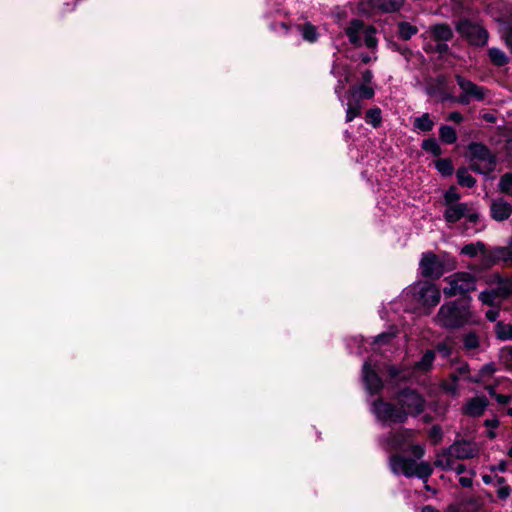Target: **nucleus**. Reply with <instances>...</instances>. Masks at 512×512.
Segmentation results:
<instances>
[{
  "instance_id": "nucleus-53",
  "label": "nucleus",
  "mask_w": 512,
  "mask_h": 512,
  "mask_svg": "<svg viewBox=\"0 0 512 512\" xmlns=\"http://www.w3.org/2000/svg\"><path fill=\"white\" fill-rule=\"evenodd\" d=\"M495 396H496V400L499 403L505 404L510 401V396H504V395H495Z\"/></svg>"
},
{
  "instance_id": "nucleus-6",
  "label": "nucleus",
  "mask_w": 512,
  "mask_h": 512,
  "mask_svg": "<svg viewBox=\"0 0 512 512\" xmlns=\"http://www.w3.org/2000/svg\"><path fill=\"white\" fill-rule=\"evenodd\" d=\"M375 34L376 30L373 26L365 25L363 21L358 19L352 20L346 28L349 41L357 47L366 46L374 49L377 46Z\"/></svg>"
},
{
  "instance_id": "nucleus-42",
  "label": "nucleus",
  "mask_w": 512,
  "mask_h": 512,
  "mask_svg": "<svg viewBox=\"0 0 512 512\" xmlns=\"http://www.w3.org/2000/svg\"><path fill=\"white\" fill-rule=\"evenodd\" d=\"M502 36L506 41L507 46L509 47L511 53H512V28L509 26L504 25L501 28Z\"/></svg>"
},
{
  "instance_id": "nucleus-33",
  "label": "nucleus",
  "mask_w": 512,
  "mask_h": 512,
  "mask_svg": "<svg viewBox=\"0 0 512 512\" xmlns=\"http://www.w3.org/2000/svg\"><path fill=\"white\" fill-rule=\"evenodd\" d=\"M489 57L498 66H502L507 62L505 53L498 48L489 49Z\"/></svg>"
},
{
  "instance_id": "nucleus-57",
  "label": "nucleus",
  "mask_w": 512,
  "mask_h": 512,
  "mask_svg": "<svg viewBox=\"0 0 512 512\" xmlns=\"http://www.w3.org/2000/svg\"><path fill=\"white\" fill-rule=\"evenodd\" d=\"M361 59L365 63H368L369 61H371V57H369L368 55H362Z\"/></svg>"
},
{
  "instance_id": "nucleus-12",
  "label": "nucleus",
  "mask_w": 512,
  "mask_h": 512,
  "mask_svg": "<svg viewBox=\"0 0 512 512\" xmlns=\"http://www.w3.org/2000/svg\"><path fill=\"white\" fill-rule=\"evenodd\" d=\"M419 269L421 274L428 278H439L447 270L444 262L432 252H427L422 255Z\"/></svg>"
},
{
  "instance_id": "nucleus-9",
  "label": "nucleus",
  "mask_w": 512,
  "mask_h": 512,
  "mask_svg": "<svg viewBox=\"0 0 512 512\" xmlns=\"http://www.w3.org/2000/svg\"><path fill=\"white\" fill-rule=\"evenodd\" d=\"M449 286L443 289L446 297L462 295L476 288L475 277L468 272H458L446 278Z\"/></svg>"
},
{
  "instance_id": "nucleus-47",
  "label": "nucleus",
  "mask_w": 512,
  "mask_h": 512,
  "mask_svg": "<svg viewBox=\"0 0 512 512\" xmlns=\"http://www.w3.org/2000/svg\"><path fill=\"white\" fill-rule=\"evenodd\" d=\"M444 390L448 393H450L451 395H454L456 396L458 394V388L456 386V384H445L443 386Z\"/></svg>"
},
{
  "instance_id": "nucleus-58",
  "label": "nucleus",
  "mask_w": 512,
  "mask_h": 512,
  "mask_svg": "<svg viewBox=\"0 0 512 512\" xmlns=\"http://www.w3.org/2000/svg\"><path fill=\"white\" fill-rule=\"evenodd\" d=\"M280 27L283 30V33H286L288 31V27L286 26L285 23H280Z\"/></svg>"
},
{
  "instance_id": "nucleus-20",
  "label": "nucleus",
  "mask_w": 512,
  "mask_h": 512,
  "mask_svg": "<svg viewBox=\"0 0 512 512\" xmlns=\"http://www.w3.org/2000/svg\"><path fill=\"white\" fill-rule=\"evenodd\" d=\"M488 405L487 399L483 397H475L471 399L465 406V413L470 416L481 415Z\"/></svg>"
},
{
  "instance_id": "nucleus-62",
  "label": "nucleus",
  "mask_w": 512,
  "mask_h": 512,
  "mask_svg": "<svg viewBox=\"0 0 512 512\" xmlns=\"http://www.w3.org/2000/svg\"><path fill=\"white\" fill-rule=\"evenodd\" d=\"M508 454L510 457H512V447L508 450Z\"/></svg>"
},
{
  "instance_id": "nucleus-61",
  "label": "nucleus",
  "mask_w": 512,
  "mask_h": 512,
  "mask_svg": "<svg viewBox=\"0 0 512 512\" xmlns=\"http://www.w3.org/2000/svg\"><path fill=\"white\" fill-rule=\"evenodd\" d=\"M271 29L274 30V31H278V27L275 26V25L271 26Z\"/></svg>"
},
{
  "instance_id": "nucleus-2",
  "label": "nucleus",
  "mask_w": 512,
  "mask_h": 512,
  "mask_svg": "<svg viewBox=\"0 0 512 512\" xmlns=\"http://www.w3.org/2000/svg\"><path fill=\"white\" fill-rule=\"evenodd\" d=\"M434 322L442 328L455 329L475 323L476 319L470 310L468 302L451 301L444 303L440 307Z\"/></svg>"
},
{
  "instance_id": "nucleus-54",
  "label": "nucleus",
  "mask_w": 512,
  "mask_h": 512,
  "mask_svg": "<svg viewBox=\"0 0 512 512\" xmlns=\"http://www.w3.org/2000/svg\"><path fill=\"white\" fill-rule=\"evenodd\" d=\"M485 424L487 427H496L498 425V421L496 419L486 420Z\"/></svg>"
},
{
  "instance_id": "nucleus-23",
  "label": "nucleus",
  "mask_w": 512,
  "mask_h": 512,
  "mask_svg": "<svg viewBox=\"0 0 512 512\" xmlns=\"http://www.w3.org/2000/svg\"><path fill=\"white\" fill-rule=\"evenodd\" d=\"M332 73L339 77L338 85L335 87V93L338 95L340 101L342 100L341 91L344 89L345 84L349 81V72L346 68L338 69L337 65H334L332 68Z\"/></svg>"
},
{
  "instance_id": "nucleus-55",
  "label": "nucleus",
  "mask_w": 512,
  "mask_h": 512,
  "mask_svg": "<svg viewBox=\"0 0 512 512\" xmlns=\"http://www.w3.org/2000/svg\"><path fill=\"white\" fill-rule=\"evenodd\" d=\"M436 49L439 52H444V51H446L448 49V46L445 43H439V44H437Z\"/></svg>"
},
{
  "instance_id": "nucleus-34",
  "label": "nucleus",
  "mask_w": 512,
  "mask_h": 512,
  "mask_svg": "<svg viewBox=\"0 0 512 512\" xmlns=\"http://www.w3.org/2000/svg\"><path fill=\"white\" fill-rule=\"evenodd\" d=\"M457 178L459 184L462 186L472 187L475 184V179L465 169H461L457 172Z\"/></svg>"
},
{
  "instance_id": "nucleus-52",
  "label": "nucleus",
  "mask_w": 512,
  "mask_h": 512,
  "mask_svg": "<svg viewBox=\"0 0 512 512\" xmlns=\"http://www.w3.org/2000/svg\"><path fill=\"white\" fill-rule=\"evenodd\" d=\"M437 350L443 354V356H448L450 354V350L444 345L440 344L437 346Z\"/></svg>"
},
{
  "instance_id": "nucleus-11",
  "label": "nucleus",
  "mask_w": 512,
  "mask_h": 512,
  "mask_svg": "<svg viewBox=\"0 0 512 512\" xmlns=\"http://www.w3.org/2000/svg\"><path fill=\"white\" fill-rule=\"evenodd\" d=\"M456 29L473 45L483 46L488 41V32L482 26L468 20L460 21Z\"/></svg>"
},
{
  "instance_id": "nucleus-26",
  "label": "nucleus",
  "mask_w": 512,
  "mask_h": 512,
  "mask_svg": "<svg viewBox=\"0 0 512 512\" xmlns=\"http://www.w3.org/2000/svg\"><path fill=\"white\" fill-rule=\"evenodd\" d=\"M485 251V245L482 242H476V243H469L462 247L461 254L469 256V257H475L479 253H484Z\"/></svg>"
},
{
  "instance_id": "nucleus-35",
  "label": "nucleus",
  "mask_w": 512,
  "mask_h": 512,
  "mask_svg": "<svg viewBox=\"0 0 512 512\" xmlns=\"http://www.w3.org/2000/svg\"><path fill=\"white\" fill-rule=\"evenodd\" d=\"M381 111L378 108L370 109L366 113V121L373 127H378L381 123Z\"/></svg>"
},
{
  "instance_id": "nucleus-5",
  "label": "nucleus",
  "mask_w": 512,
  "mask_h": 512,
  "mask_svg": "<svg viewBox=\"0 0 512 512\" xmlns=\"http://www.w3.org/2000/svg\"><path fill=\"white\" fill-rule=\"evenodd\" d=\"M434 360L435 351L427 350L422 358L411 367L396 368L391 366L389 368V375L392 379L399 381L413 380L418 375L428 372L432 368Z\"/></svg>"
},
{
  "instance_id": "nucleus-3",
  "label": "nucleus",
  "mask_w": 512,
  "mask_h": 512,
  "mask_svg": "<svg viewBox=\"0 0 512 512\" xmlns=\"http://www.w3.org/2000/svg\"><path fill=\"white\" fill-rule=\"evenodd\" d=\"M390 468L394 474H403L406 477L417 476L424 482L432 474V467L428 462L417 463L415 460L408 459L399 455H394L389 461Z\"/></svg>"
},
{
  "instance_id": "nucleus-48",
  "label": "nucleus",
  "mask_w": 512,
  "mask_h": 512,
  "mask_svg": "<svg viewBox=\"0 0 512 512\" xmlns=\"http://www.w3.org/2000/svg\"><path fill=\"white\" fill-rule=\"evenodd\" d=\"M497 493L501 499H505L510 495V488L508 486H502L498 489Z\"/></svg>"
},
{
  "instance_id": "nucleus-24",
  "label": "nucleus",
  "mask_w": 512,
  "mask_h": 512,
  "mask_svg": "<svg viewBox=\"0 0 512 512\" xmlns=\"http://www.w3.org/2000/svg\"><path fill=\"white\" fill-rule=\"evenodd\" d=\"M297 28L300 31L302 38L305 41H308L311 43L317 41V39L319 37V33L317 31V28L314 25H312L311 23L307 22L302 26L298 25Z\"/></svg>"
},
{
  "instance_id": "nucleus-37",
  "label": "nucleus",
  "mask_w": 512,
  "mask_h": 512,
  "mask_svg": "<svg viewBox=\"0 0 512 512\" xmlns=\"http://www.w3.org/2000/svg\"><path fill=\"white\" fill-rule=\"evenodd\" d=\"M394 337L395 332H384L374 339L373 345L375 346V349L380 348L382 345L389 344Z\"/></svg>"
},
{
  "instance_id": "nucleus-59",
  "label": "nucleus",
  "mask_w": 512,
  "mask_h": 512,
  "mask_svg": "<svg viewBox=\"0 0 512 512\" xmlns=\"http://www.w3.org/2000/svg\"><path fill=\"white\" fill-rule=\"evenodd\" d=\"M488 391H489V394H490V395H492V396H493V395H495V391H494V388H493V387H489V388H488Z\"/></svg>"
},
{
  "instance_id": "nucleus-64",
  "label": "nucleus",
  "mask_w": 512,
  "mask_h": 512,
  "mask_svg": "<svg viewBox=\"0 0 512 512\" xmlns=\"http://www.w3.org/2000/svg\"><path fill=\"white\" fill-rule=\"evenodd\" d=\"M490 437H494V434L492 432H489Z\"/></svg>"
},
{
  "instance_id": "nucleus-8",
  "label": "nucleus",
  "mask_w": 512,
  "mask_h": 512,
  "mask_svg": "<svg viewBox=\"0 0 512 512\" xmlns=\"http://www.w3.org/2000/svg\"><path fill=\"white\" fill-rule=\"evenodd\" d=\"M468 150L472 169L482 174L493 170L495 159L486 146L480 143H472L469 145Z\"/></svg>"
},
{
  "instance_id": "nucleus-15",
  "label": "nucleus",
  "mask_w": 512,
  "mask_h": 512,
  "mask_svg": "<svg viewBox=\"0 0 512 512\" xmlns=\"http://www.w3.org/2000/svg\"><path fill=\"white\" fill-rule=\"evenodd\" d=\"M363 382L366 391L371 394H377L383 387L381 378L377 375L376 371L371 368L370 362L363 364Z\"/></svg>"
},
{
  "instance_id": "nucleus-44",
  "label": "nucleus",
  "mask_w": 512,
  "mask_h": 512,
  "mask_svg": "<svg viewBox=\"0 0 512 512\" xmlns=\"http://www.w3.org/2000/svg\"><path fill=\"white\" fill-rule=\"evenodd\" d=\"M430 437L435 443L439 442L442 438V431L439 427H433L430 431Z\"/></svg>"
},
{
  "instance_id": "nucleus-46",
  "label": "nucleus",
  "mask_w": 512,
  "mask_h": 512,
  "mask_svg": "<svg viewBox=\"0 0 512 512\" xmlns=\"http://www.w3.org/2000/svg\"><path fill=\"white\" fill-rule=\"evenodd\" d=\"M372 79H373V74L370 70H365L362 73V80H363L362 84L370 85Z\"/></svg>"
},
{
  "instance_id": "nucleus-29",
  "label": "nucleus",
  "mask_w": 512,
  "mask_h": 512,
  "mask_svg": "<svg viewBox=\"0 0 512 512\" xmlns=\"http://www.w3.org/2000/svg\"><path fill=\"white\" fill-rule=\"evenodd\" d=\"M440 139L447 144H452L457 140L456 131L448 125L440 127Z\"/></svg>"
},
{
  "instance_id": "nucleus-14",
  "label": "nucleus",
  "mask_w": 512,
  "mask_h": 512,
  "mask_svg": "<svg viewBox=\"0 0 512 512\" xmlns=\"http://www.w3.org/2000/svg\"><path fill=\"white\" fill-rule=\"evenodd\" d=\"M459 459L451 451L450 447L437 454L435 466L443 470H453L457 475L466 472V467L458 462Z\"/></svg>"
},
{
  "instance_id": "nucleus-25",
  "label": "nucleus",
  "mask_w": 512,
  "mask_h": 512,
  "mask_svg": "<svg viewBox=\"0 0 512 512\" xmlns=\"http://www.w3.org/2000/svg\"><path fill=\"white\" fill-rule=\"evenodd\" d=\"M362 105L361 103H358L357 101H354L350 98H348L347 101V108H346V122H351L354 120L357 116L360 115Z\"/></svg>"
},
{
  "instance_id": "nucleus-31",
  "label": "nucleus",
  "mask_w": 512,
  "mask_h": 512,
  "mask_svg": "<svg viewBox=\"0 0 512 512\" xmlns=\"http://www.w3.org/2000/svg\"><path fill=\"white\" fill-rule=\"evenodd\" d=\"M399 35L402 39L408 40L417 33V28L410 23L401 22L399 23Z\"/></svg>"
},
{
  "instance_id": "nucleus-1",
  "label": "nucleus",
  "mask_w": 512,
  "mask_h": 512,
  "mask_svg": "<svg viewBox=\"0 0 512 512\" xmlns=\"http://www.w3.org/2000/svg\"><path fill=\"white\" fill-rule=\"evenodd\" d=\"M398 402L401 409L396 410L395 407L383 400H376L371 403V412L377 421L383 425L391 423L405 422L408 415H417L421 413L425 406V400L421 395L413 390H404L398 395Z\"/></svg>"
},
{
  "instance_id": "nucleus-18",
  "label": "nucleus",
  "mask_w": 512,
  "mask_h": 512,
  "mask_svg": "<svg viewBox=\"0 0 512 512\" xmlns=\"http://www.w3.org/2000/svg\"><path fill=\"white\" fill-rule=\"evenodd\" d=\"M511 214V206L499 199V200H495L492 202L491 204V215L493 217V219L497 220V221H503L505 219H507Z\"/></svg>"
},
{
  "instance_id": "nucleus-28",
  "label": "nucleus",
  "mask_w": 512,
  "mask_h": 512,
  "mask_svg": "<svg viewBox=\"0 0 512 512\" xmlns=\"http://www.w3.org/2000/svg\"><path fill=\"white\" fill-rule=\"evenodd\" d=\"M497 338L500 340H512V324L498 322L495 327Z\"/></svg>"
},
{
  "instance_id": "nucleus-50",
  "label": "nucleus",
  "mask_w": 512,
  "mask_h": 512,
  "mask_svg": "<svg viewBox=\"0 0 512 512\" xmlns=\"http://www.w3.org/2000/svg\"><path fill=\"white\" fill-rule=\"evenodd\" d=\"M470 101H471V98L464 92H462L458 98V102L463 105L469 104Z\"/></svg>"
},
{
  "instance_id": "nucleus-63",
  "label": "nucleus",
  "mask_w": 512,
  "mask_h": 512,
  "mask_svg": "<svg viewBox=\"0 0 512 512\" xmlns=\"http://www.w3.org/2000/svg\"><path fill=\"white\" fill-rule=\"evenodd\" d=\"M508 414L512 416V407L508 409Z\"/></svg>"
},
{
  "instance_id": "nucleus-4",
  "label": "nucleus",
  "mask_w": 512,
  "mask_h": 512,
  "mask_svg": "<svg viewBox=\"0 0 512 512\" xmlns=\"http://www.w3.org/2000/svg\"><path fill=\"white\" fill-rule=\"evenodd\" d=\"M409 293L412 300L425 309L426 314H430L441 299L440 289L435 284L428 282H419L412 285Z\"/></svg>"
},
{
  "instance_id": "nucleus-36",
  "label": "nucleus",
  "mask_w": 512,
  "mask_h": 512,
  "mask_svg": "<svg viewBox=\"0 0 512 512\" xmlns=\"http://www.w3.org/2000/svg\"><path fill=\"white\" fill-rule=\"evenodd\" d=\"M436 168L443 176H449L453 173V166L447 159H439L436 161Z\"/></svg>"
},
{
  "instance_id": "nucleus-27",
  "label": "nucleus",
  "mask_w": 512,
  "mask_h": 512,
  "mask_svg": "<svg viewBox=\"0 0 512 512\" xmlns=\"http://www.w3.org/2000/svg\"><path fill=\"white\" fill-rule=\"evenodd\" d=\"M414 127L421 131L427 132V131H431L433 129L434 122L430 119V116L428 113H424L423 115H421L420 117H417L414 120Z\"/></svg>"
},
{
  "instance_id": "nucleus-21",
  "label": "nucleus",
  "mask_w": 512,
  "mask_h": 512,
  "mask_svg": "<svg viewBox=\"0 0 512 512\" xmlns=\"http://www.w3.org/2000/svg\"><path fill=\"white\" fill-rule=\"evenodd\" d=\"M374 96V89L370 85L361 84L351 90L348 98L361 103L363 99H371Z\"/></svg>"
},
{
  "instance_id": "nucleus-16",
  "label": "nucleus",
  "mask_w": 512,
  "mask_h": 512,
  "mask_svg": "<svg viewBox=\"0 0 512 512\" xmlns=\"http://www.w3.org/2000/svg\"><path fill=\"white\" fill-rule=\"evenodd\" d=\"M456 80L462 92L466 93L471 99L480 101L485 98L486 94L483 87H480L459 75L456 77Z\"/></svg>"
},
{
  "instance_id": "nucleus-39",
  "label": "nucleus",
  "mask_w": 512,
  "mask_h": 512,
  "mask_svg": "<svg viewBox=\"0 0 512 512\" xmlns=\"http://www.w3.org/2000/svg\"><path fill=\"white\" fill-rule=\"evenodd\" d=\"M499 185L502 192L512 195V174L502 176Z\"/></svg>"
},
{
  "instance_id": "nucleus-13",
  "label": "nucleus",
  "mask_w": 512,
  "mask_h": 512,
  "mask_svg": "<svg viewBox=\"0 0 512 512\" xmlns=\"http://www.w3.org/2000/svg\"><path fill=\"white\" fill-rule=\"evenodd\" d=\"M512 293V283L509 280L500 279L496 289L486 290L480 293L479 298L483 304L495 305L500 298Z\"/></svg>"
},
{
  "instance_id": "nucleus-7",
  "label": "nucleus",
  "mask_w": 512,
  "mask_h": 512,
  "mask_svg": "<svg viewBox=\"0 0 512 512\" xmlns=\"http://www.w3.org/2000/svg\"><path fill=\"white\" fill-rule=\"evenodd\" d=\"M414 432L412 430L401 429L390 438L382 441V446L387 451L408 449L416 458L424 455V447L420 444H413Z\"/></svg>"
},
{
  "instance_id": "nucleus-45",
  "label": "nucleus",
  "mask_w": 512,
  "mask_h": 512,
  "mask_svg": "<svg viewBox=\"0 0 512 512\" xmlns=\"http://www.w3.org/2000/svg\"><path fill=\"white\" fill-rule=\"evenodd\" d=\"M499 316V311L496 308H491L486 312V317L489 321L493 322L496 321V319Z\"/></svg>"
},
{
  "instance_id": "nucleus-40",
  "label": "nucleus",
  "mask_w": 512,
  "mask_h": 512,
  "mask_svg": "<svg viewBox=\"0 0 512 512\" xmlns=\"http://www.w3.org/2000/svg\"><path fill=\"white\" fill-rule=\"evenodd\" d=\"M494 372L495 369L492 364L484 365L480 370V375L478 377L472 378V381L480 382L484 377L492 375Z\"/></svg>"
},
{
  "instance_id": "nucleus-49",
  "label": "nucleus",
  "mask_w": 512,
  "mask_h": 512,
  "mask_svg": "<svg viewBox=\"0 0 512 512\" xmlns=\"http://www.w3.org/2000/svg\"><path fill=\"white\" fill-rule=\"evenodd\" d=\"M448 119L453 122L460 123L463 120L462 115L459 112H451Z\"/></svg>"
},
{
  "instance_id": "nucleus-10",
  "label": "nucleus",
  "mask_w": 512,
  "mask_h": 512,
  "mask_svg": "<svg viewBox=\"0 0 512 512\" xmlns=\"http://www.w3.org/2000/svg\"><path fill=\"white\" fill-rule=\"evenodd\" d=\"M478 217L477 211L467 203H452V205L446 206L444 212V218L449 223L457 222L463 218L469 223H476Z\"/></svg>"
},
{
  "instance_id": "nucleus-38",
  "label": "nucleus",
  "mask_w": 512,
  "mask_h": 512,
  "mask_svg": "<svg viewBox=\"0 0 512 512\" xmlns=\"http://www.w3.org/2000/svg\"><path fill=\"white\" fill-rule=\"evenodd\" d=\"M459 199H460V195L457 192V189L455 187H451L444 194L445 206L452 205V203H460Z\"/></svg>"
},
{
  "instance_id": "nucleus-43",
  "label": "nucleus",
  "mask_w": 512,
  "mask_h": 512,
  "mask_svg": "<svg viewBox=\"0 0 512 512\" xmlns=\"http://www.w3.org/2000/svg\"><path fill=\"white\" fill-rule=\"evenodd\" d=\"M459 482L463 487H470L473 482V474L468 473L466 475L460 476Z\"/></svg>"
},
{
  "instance_id": "nucleus-56",
  "label": "nucleus",
  "mask_w": 512,
  "mask_h": 512,
  "mask_svg": "<svg viewBox=\"0 0 512 512\" xmlns=\"http://www.w3.org/2000/svg\"><path fill=\"white\" fill-rule=\"evenodd\" d=\"M421 512H438L432 506H425L422 508Z\"/></svg>"
},
{
  "instance_id": "nucleus-30",
  "label": "nucleus",
  "mask_w": 512,
  "mask_h": 512,
  "mask_svg": "<svg viewBox=\"0 0 512 512\" xmlns=\"http://www.w3.org/2000/svg\"><path fill=\"white\" fill-rule=\"evenodd\" d=\"M495 260H503L512 263V243L508 247L497 248L493 252Z\"/></svg>"
},
{
  "instance_id": "nucleus-60",
  "label": "nucleus",
  "mask_w": 512,
  "mask_h": 512,
  "mask_svg": "<svg viewBox=\"0 0 512 512\" xmlns=\"http://www.w3.org/2000/svg\"><path fill=\"white\" fill-rule=\"evenodd\" d=\"M507 353L511 356L512 358V346H509L507 347Z\"/></svg>"
},
{
  "instance_id": "nucleus-19",
  "label": "nucleus",
  "mask_w": 512,
  "mask_h": 512,
  "mask_svg": "<svg viewBox=\"0 0 512 512\" xmlns=\"http://www.w3.org/2000/svg\"><path fill=\"white\" fill-rule=\"evenodd\" d=\"M371 10L394 12L403 5V0H369Z\"/></svg>"
},
{
  "instance_id": "nucleus-32",
  "label": "nucleus",
  "mask_w": 512,
  "mask_h": 512,
  "mask_svg": "<svg viewBox=\"0 0 512 512\" xmlns=\"http://www.w3.org/2000/svg\"><path fill=\"white\" fill-rule=\"evenodd\" d=\"M422 148L432 154L433 156H438L441 154V147L435 139H426L422 142Z\"/></svg>"
},
{
  "instance_id": "nucleus-22",
  "label": "nucleus",
  "mask_w": 512,
  "mask_h": 512,
  "mask_svg": "<svg viewBox=\"0 0 512 512\" xmlns=\"http://www.w3.org/2000/svg\"><path fill=\"white\" fill-rule=\"evenodd\" d=\"M429 32L431 33V36L435 40L441 41V42L449 41L453 36V32H452L451 28L446 24H437V25L431 26L429 28Z\"/></svg>"
},
{
  "instance_id": "nucleus-51",
  "label": "nucleus",
  "mask_w": 512,
  "mask_h": 512,
  "mask_svg": "<svg viewBox=\"0 0 512 512\" xmlns=\"http://www.w3.org/2000/svg\"><path fill=\"white\" fill-rule=\"evenodd\" d=\"M466 504L471 506V512H479V505L475 499L468 500Z\"/></svg>"
},
{
  "instance_id": "nucleus-41",
  "label": "nucleus",
  "mask_w": 512,
  "mask_h": 512,
  "mask_svg": "<svg viewBox=\"0 0 512 512\" xmlns=\"http://www.w3.org/2000/svg\"><path fill=\"white\" fill-rule=\"evenodd\" d=\"M478 343V337L473 333H469L464 337V346L468 349L476 348Z\"/></svg>"
},
{
  "instance_id": "nucleus-17",
  "label": "nucleus",
  "mask_w": 512,
  "mask_h": 512,
  "mask_svg": "<svg viewBox=\"0 0 512 512\" xmlns=\"http://www.w3.org/2000/svg\"><path fill=\"white\" fill-rule=\"evenodd\" d=\"M450 449L459 460L471 458L478 452L476 445L468 441L456 442Z\"/></svg>"
}]
</instances>
